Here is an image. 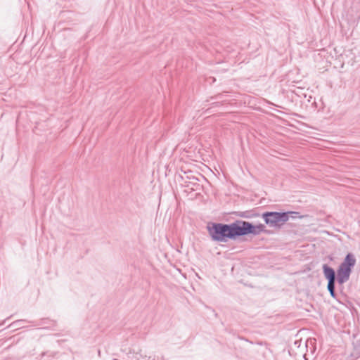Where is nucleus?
I'll return each instance as SVG.
<instances>
[{
	"mask_svg": "<svg viewBox=\"0 0 360 360\" xmlns=\"http://www.w3.org/2000/svg\"><path fill=\"white\" fill-rule=\"evenodd\" d=\"M207 229L212 240L216 242L226 243L241 236L240 220L231 224L211 223L207 225Z\"/></svg>",
	"mask_w": 360,
	"mask_h": 360,
	"instance_id": "1",
	"label": "nucleus"
},
{
	"mask_svg": "<svg viewBox=\"0 0 360 360\" xmlns=\"http://www.w3.org/2000/svg\"><path fill=\"white\" fill-rule=\"evenodd\" d=\"M323 271L324 276L328 280V281H335L336 280V275L335 270L328 266L327 264L323 265Z\"/></svg>",
	"mask_w": 360,
	"mask_h": 360,
	"instance_id": "5",
	"label": "nucleus"
},
{
	"mask_svg": "<svg viewBox=\"0 0 360 360\" xmlns=\"http://www.w3.org/2000/svg\"><path fill=\"white\" fill-rule=\"evenodd\" d=\"M223 96V95L221 94H218L217 96H215L214 97H212V98L213 99H219V98H221Z\"/></svg>",
	"mask_w": 360,
	"mask_h": 360,
	"instance_id": "11",
	"label": "nucleus"
},
{
	"mask_svg": "<svg viewBox=\"0 0 360 360\" xmlns=\"http://www.w3.org/2000/svg\"><path fill=\"white\" fill-rule=\"evenodd\" d=\"M335 288V281H328L327 289L328 291L333 290Z\"/></svg>",
	"mask_w": 360,
	"mask_h": 360,
	"instance_id": "9",
	"label": "nucleus"
},
{
	"mask_svg": "<svg viewBox=\"0 0 360 360\" xmlns=\"http://www.w3.org/2000/svg\"><path fill=\"white\" fill-rule=\"evenodd\" d=\"M240 227L241 236L249 234L257 236L260 234L262 232H265V226L262 224L254 225L250 222L240 220Z\"/></svg>",
	"mask_w": 360,
	"mask_h": 360,
	"instance_id": "4",
	"label": "nucleus"
},
{
	"mask_svg": "<svg viewBox=\"0 0 360 360\" xmlns=\"http://www.w3.org/2000/svg\"><path fill=\"white\" fill-rule=\"evenodd\" d=\"M301 356H302V358H304V360H307V359L306 358V354H303V353H302V354H301Z\"/></svg>",
	"mask_w": 360,
	"mask_h": 360,
	"instance_id": "12",
	"label": "nucleus"
},
{
	"mask_svg": "<svg viewBox=\"0 0 360 360\" xmlns=\"http://www.w3.org/2000/svg\"><path fill=\"white\" fill-rule=\"evenodd\" d=\"M298 214L297 212H266L262 217L269 227L280 229L290 218H296Z\"/></svg>",
	"mask_w": 360,
	"mask_h": 360,
	"instance_id": "2",
	"label": "nucleus"
},
{
	"mask_svg": "<svg viewBox=\"0 0 360 360\" xmlns=\"http://www.w3.org/2000/svg\"><path fill=\"white\" fill-rule=\"evenodd\" d=\"M329 292H330V296H331L332 297H333V298H336V293H335V289H334V290H333L329 291Z\"/></svg>",
	"mask_w": 360,
	"mask_h": 360,
	"instance_id": "10",
	"label": "nucleus"
},
{
	"mask_svg": "<svg viewBox=\"0 0 360 360\" xmlns=\"http://www.w3.org/2000/svg\"><path fill=\"white\" fill-rule=\"evenodd\" d=\"M259 348L258 349L257 352H261L263 354L264 358H269V355L271 352L269 349V348L267 347L266 344L259 343Z\"/></svg>",
	"mask_w": 360,
	"mask_h": 360,
	"instance_id": "6",
	"label": "nucleus"
},
{
	"mask_svg": "<svg viewBox=\"0 0 360 360\" xmlns=\"http://www.w3.org/2000/svg\"><path fill=\"white\" fill-rule=\"evenodd\" d=\"M356 264V258L352 253H348L343 262L340 264L337 271V281L338 283L343 284L349 279L352 269Z\"/></svg>",
	"mask_w": 360,
	"mask_h": 360,
	"instance_id": "3",
	"label": "nucleus"
},
{
	"mask_svg": "<svg viewBox=\"0 0 360 360\" xmlns=\"http://www.w3.org/2000/svg\"><path fill=\"white\" fill-rule=\"evenodd\" d=\"M219 103H220V102H216V103H214L213 104L218 105Z\"/></svg>",
	"mask_w": 360,
	"mask_h": 360,
	"instance_id": "13",
	"label": "nucleus"
},
{
	"mask_svg": "<svg viewBox=\"0 0 360 360\" xmlns=\"http://www.w3.org/2000/svg\"><path fill=\"white\" fill-rule=\"evenodd\" d=\"M26 321L25 320H23V319H21V320H17L14 322H13L11 325H10V327L11 328H22V326H21V323H23V322H25Z\"/></svg>",
	"mask_w": 360,
	"mask_h": 360,
	"instance_id": "8",
	"label": "nucleus"
},
{
	"mask_svg": "<svg viewBox=\"0 0 360 360\" xmlns=\"http://www.w3.org/2000/svg\"><path fill=\"white\" fill-rule=\"evenodd\" d=\"M240 216L244 218H252L259 216V214H252L250 212H243L240 214Z\"/></svg>",
	"mask_w": 360,
	"mask_h": 360,
	"instance_id": "7",
	"label": "nucleus"
}]
</instances>
